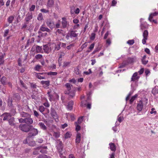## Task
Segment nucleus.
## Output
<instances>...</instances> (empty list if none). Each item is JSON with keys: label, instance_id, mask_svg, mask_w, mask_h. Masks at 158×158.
Instances as JSON below:
<instances>
[{"label": "nucleus", "instance_id": "64", "mask_svg": "<svg viewBox=\"0 0 158 158\" xmlns=\"http://www.w3.org/2000/svg\"><path fill=\"white\" fill-rule=\"evenodd\" d=\"M36 85L35 84H34L33 83H31V88H32L34 89L36 88Z\"/></svg>", "mask_w": 158, "mask_h": 158}, {"label": "nucleus", "instance_id": "8", "mask_svg": "<svg viewBox=\"0 0 158 158\" xmlns=\"http://www.w3.org/2000/svg\"><path fill=\"white\" fill-rule=\"evenodd\" d=\"M139 78V77L138 76V73L135 72L132 76L131 78V81H138Z\"/></svg>", "mask_w": 158, "mask_h": 158}, {"label": "nucleus", "instance_id": "51", "mask_svg": "<svg viewBox=\"0 0 158 158\" xmlns=\"http://www.w3.org/2000/svg\"><path fill=\"white\" fill-rule=\"evenodd\" d=\"M75 8L74 6L72 7L71 8V14H73L75 12Z\"/></svg>", "mask_w": 158, "mask_h": 158}, {"label": "nucleus", "instance_id": "38", "mask_svg": "<svg viewBox=\"0 0 158 158\" xmlns=\"http://www.w3.org/2000/svg\"><path fill=\"white\" fill-rule=\"evenodd\" d=\"M60 45L61 43L60 42L58 44L56 45H55V50H59L60 48Z\"/></svg>", "mask_w": 158, "mask_h": 158}, {"label": "nucleus", "instance_id": "24", "mask_svg": "<svg viewBox=\"0 0 158 158\" xmlns=\"http://www.w3.org/2000/svg\"><path fill=\"white\" fill-rule=\"evenodd\" d=\"M41 83L43 85H45L47 86H48L49 85L50 81H41Z\"/></svg>", "mask_w": 158, "mask_h": 158}, {"label": "nucleus", "instance_id": "6", "mask_svg": "<svg viewBox=\"0 0 158 158\" xmlns=\"http://www.w3.org/2000/svg\"><path fill=\"white\" fill-rule=\"evenodd\" d=\"M1 116L2 117H3V121H5L9 120V118L11 116V115L10 114V113H4Z\"/></svg>", "mask_w": 158, "mask_h": 158}, {"label": "nucleus", "instance_id": "48", "mask_svg": "<svg viewBox=\"0 0 158 158\" xmlns=\"http://www.w3.org/2000/svg\"><path fill=\"white\" fill-rule=\"evenodd\" d=\"M57 73L56 72H50L47 73V74L49 75L56 76L57 74Z\"/></svg>", "mask_w": 158, "mask_h": 158}, {"label": "nucleus", "instance_id": "44", "mask_svg": "<svg viewBox=\"0 0 158 158\" xmlns=\"http://www.w3.org/2000/svg\"><path fill=\"white\" fill-rule=\"evenodd\" d=\"M134 61V59L132 58H129L127 60V62L128 63H131Z\"/></svg>", "mask_w": 158, "mask_h": 158}, {"label": "nucleus", "instance_id": "61", "mask_svg": "<svg viewBox=\"0 0 158 158\" xmlns=\"http://www.w3.org/2000/svg\"><path fill=\"white\" fill-rule=\"evenodd\" d=\"M87 46V44L86 43H84L81 46V48L82 50L84 48L86 47Z\"/></svg>", "mask_w": 158, "mask_h": 158}, {"label": "nucleus", "instance_id": "27", "mask_svg": "<svg viewBox=\"0 0 158 158\" xmlns=\"http://www.w3.org/2000/svg\"><path fill=\"white\" fill-rule=\"evenodd\" d=\"M13 100L12 98L9 97L8 99V105L9 106H12V105Z\"/></svg>", "mask_w": 158, "mask_h": 158}, {"label": "nucleus", "instance_id": "5", "mask_svg": "<svg viewBox=\"0 0 158 158\" xmlns=\"http://www.w3.org/2000/svg\"><path fill=\"white\" fill-rule=\"evenodd\" d=\"M148 35V32L147 30H145L143 33V39L142 40V42L143 44H145L146 42V40L147 39Z\"/></svg>", "mask_w": 158, "mask_h": 158}, {"label": "nucleus", "instance_id": "7", "mask_svg": "<svg viewBox=\"0 0 158 158\" xmlns=\"http://www.w3.org/2000/svg\"><path fill=\"white\" fill-rule=\"evenodd\" d=\"M62 144V142L60 141L56 146L57 149L59 153H61L63 151V146Z\"/></svg>", "mask_w": 158, "mask_h": 158}, {"label": "nucleus", "instance_id": "36", "mask_svg": "<svg viewBox=\"0 0 158 158\" xmlns=\"http://www.w3.org/2000/svg\"><path fill=\"white\" fill-rule=\"evenodd\" d=\"M69 92V98H73V97L75 95V92L73 91H71V92Z\"/></svg>", "mask_w": 158, "mask_h": 158}, {"label": "nucleus", "instance_id": "19", "mask_svg": "<svg viewBox=\"0 0 158 158\" xmlns=\"http://www.w3.org/2000/svg\"><path fill=\"white\" fill-rule=\"evenodd\" d=\"M81 135L79 133H77L76 136V142L77 143H79L81 141Z\"/></svg>", "mask_w": 158, "mask_h": 158}, {"label": "nucleus", "instance_id": "37", "mask_svg": "<svg viewBox=\"0 0 158 158\" xmlns=\"http://www.w3.org/2000/svg\"><path fill=\"white\" fill-rule=\"evenodd\" d=\"M74 71L75 73L77 75L80 74L81 73V71L79 70V69L77 68H76L74 69Z\"/></svg>", "mask_w": 158, "mask_h": 158}, {"label": "nucleus", "instance_id": "3", "mask_svg": "<svg viewBox=\"0 0 158 158\" xmlns=\"http://www.w3.org/2000/svg\"><path fill=\"white\" fill-rule=\"evenodd\" d=\"M32 18V13L31 12H28L26 15L25 21L27 22V23H29Z\"/></svg>", "mask_w": 158, "mask_h": 158}, {"label": "nucleus", "instance_id": "55", "mask_svg": "<svg viewBox=\"0 0 158 158\" xmlns=\"http://www.w3.org/2000/svg\"><path fill=\"white\" fill-rule=\"evenodd\" d=\"M134 43V40H129L127 42V43L130 45H132Z\"/></svg>", "mask_w": 158, "mask_h": 158}, {"label": "nucleus", "instance_id": "23", "mask_svg": "<svg viewBox=\"0 0 158 158\" xmlns=\"http://www.w3.org/2000/svg\"><path fill=\"white\" fill-rule=\"evenodd\" d=\"M158 14V12H155L153 13H151L150 14L149 17V20L150 21H152V19L153 16H156Z\"/></svg>", "mask_w": 158, "mask_h": 158}, {"label": "nucleus", "instance_id": "1", "mask_svg": "<svg viewBox=\"0 0 158 158\" xmlns=\"http://www.w3.org/2000/svg\"><path fill=\"white\" fill-rule=\"evenodd\" d=\"M32 126L29 125L21 124L19 126V128L23 131L27 132L29 131Z\"/></svg>", "mask_w": 158, "mask_h": 158}, {"label": "nucleus", "instance_id": "12", "mask_svg": "<svg viewBox=\"0 0 158 158\" xmlns=\"http://www.w3.org/2000/svg\"><path fill=\"white\" fill-rule=\"evenodd\" d=\"M20 114L21 117L24 118L29 117H31L30 114L24 112H20Z\"/></svg>", "mask_w": 158, "mask_h": 158}, {"label": "nucleus", "instance_id": "45", "mask_svg": "<svg viewBox=\"0 0 158 158\" xmlns=\"http://www.w3.org/2000/svg\"><path fill=\"white\" fill-rule=\"evenodd\" d=\"M41 147H39L36 148L37 149L39 150V151L41 153H45L46 152V150H42L41 149Z\"/></svg>", "mask_w": 158, "mask_h": 158}, {"label": "nucleus", "instance_id": "57", "mask_svg": "<svg viewBox=\"0 0 158 158\" xmlns=\"http://www.w3.org/2000/svg\"><path fill=\"white\" fill-rule=\"evenodd\" d=\"M41 67V66L39 65H37L35 67V69L37 71H39Z\"/></svg>", "mask_w": 158, "mask_h": 158}, {"label": "nucleus", "instance_id": "62", "mask_svg": "<svg viewBox=\"0 0 158 158\" xmlns=\"http://www.w3.org/2000/svg\"><path fill=\"white\" fill-rule=\"evenodd\" d=\"M40 11L44 13H48L49 11L48 10H46L44 9H41L40 10Z\"/></svg>", "mask_w": 158, "mask_h": 158}, {"label": "nucleus", "instance_id": "53", "mask_svg": "<svg viewBox=\"0 0 158 158\" xmlns=\"http://www.w3.org/2000/svg\"><path fill=\"white\" fill-rule=\"evenodd\" d=\"M29 144L30 146H34L35 145V141H32L30 142L29 143Z\"/></svg>", "mask_w": 158, "mask_h": 158}, {"label": "nucleus", "instance_id": "14", "mask_svg": "<svg viewBox=\"0 0 158 158\" xmlns=\"http://www.w3.org/2000/svg\"><path fill=\"white\" fill-rule=\"evenodd\" d=\"M54 3L53 0H48L47 5V7L48 8L52 7L53 6Z\"/></svg>", "mask_w": 158, "mask_h": 158}, {"label": "nucleus", "instance_id": "34", "mask_svg": "<svg viewBox=\"0 0 158 158\" xmlns=\"http://www.w3.org/2000/svg\"><path fill=\"white\" fill-rule=\"evenodd\" d=\"M53 136L56 138H58L60 136V134L58 132H54L53 133Z\"/></svg>", "mask_w": 158, "mask_h": 158}, {"label": "nucleus", "instance_id": "22", "mask_svg": "<svg viewBox=\"0 0 158 158\" xmlns=\"http://www.w3.org/2000/svg\"><path fill=\"white\" fill-rule=\"evenodd\" d=\"M7 78L5 77H2L1 80L2 83L3 85H7Z\"/></svg>", "mask_w": 158, "mask_h": 158}, {"label": "nucleus", "instance_id": "43", "mask_svg": "<svg viewBox=\"0 0 158 158\" xmlns=\"http://www.w3.org/2000/svg\"><path fill=\"white\" fill-rule=\"evenodd\" d=\"M70 62H64L63 63V67H66L69 66L70 65Z\"/></svg>", "mask_w": 158, "mask_h": 158}, {"label": "nucleus", "instance_id": "11", "mask_svg": "<svg viewBox=\"0 0 158 158\" xmlns=\"http://www.w3.org/2000/svg\"><path fill=\"white\" fill-rule=\"evenodd\" d=\"M39 31H46L47 32H50V30L48 27H44L43 25H42L39 30Z\"/></svg>", "mask_w": 158, "mask_h": 158}, {"label": "nucleus", "instance_id": "25", "mask_svg": "<svg viewBox=\"0 0 158 158\" xmlns=\"http://www.w3.org/2000/svg\"><path fill=\"white\" fill-rule=\"evenodd\" d=\"M36 77L40 80L45 79L46 77L45 75H41L40 74H37Z\"/></svg>", "mask_w": 158, "mask_h": 158}, {"label": "nucleus", "instance_id": "2", "mask_svg": "<svg viewBox=\"0 0 158 158\" xmlns=\"http://www.w3.org/2000/svg\"><path fill=\"white\" fill-rule=\"evenodd\" d=\"M46 24L47 26L52 29L55 27V24L54 22L52 21L50 19H47Z\"/></svg>", "mask_w": 158, "mask_h": 158}, {"label": "nucleus", "instance_id": "16", "mask_svg": "<svg viewBox=\"0 0 158 158\" xmlns=\"http://www.w3.org/2000/svg\"><path fill=\"white\" fill-rule=\"evenodd\" d=\"M38 125L40 127V128L42 130L44 131H46L47 130V127L43 123L40 122L39 123Z\"/></svg>", "mask_w": 158, "mask_h": 158}, {"label": "nucleus", "instance_id": "30", "mask_svg": "<svg viewBox=\"0 0 158 158\" xmlns=\"http://www.w3.org/2000/svg\"><path fill=\"white\" fill-rule=\"evenodd\" d=\"M75 124L76 126V131H79L81 128L80 126L79 125V124H78L77 123V122L75 123Z\"/></svg>", "mask_w": 158, "mask_h": 158}, {"label": "nucleus", "instance_id": "26", "mask_svg": "<svg viewBox=\"0 0 158 158\" xmlns=\"http://www.w3.org/2000/svg\"><path fill=\"white\" fill-rule=\"evenodd\" d=\"M157 89L156 88H154L152 90V93L154 95H156L158 94Z\"/></svg>", "mask_w": 158, "mask_h": 158}, {"label": "nucleus", "instance_id": "33", "mask_svg": "<svg viewBox=\"0 0 158 158\" xmlns=\"http://www.w3.org/2000/svg\"><path fill=\"white\" fill-rule=\"evenodd\" d=\"M38 158H51L50 156L44 155H40L38 156Z\"/></svg>", "mask_w": 158, "mask_h": 158}, {"label": "nucleus", "instance_id": "15", "mask_svg": "<svg viewBox=\"0 0 158 158\" xmlns=\"http://www.w3.org/2000/svg\"><path fill=\"white\" fill-rule=\"evenodd\" d=\"M74 102L73 101H71L69 102L68 104L67 108L69 110H71L73 109Z\"/></svg>", "mask_w": 158, "mask_h": 158}, {"label": "nucleus", "instance_id": "35", "mask_svg": "<svg viewBox=\"0 0 158 158\" xmlns=\"http://www.w3.org/2000/svg\"><path fill=\"white\" fill-rule=\"evenodd\" d=\"M42 50V48L41 47L39 46H37L36 48V52L37 53L40 52H41Z\"/></svg>", "mask_w": 158, "mask_h": 158}, {"label": "nucleus", "instance_id": "4", "mask_svg": "<svg viewBox=\"0 0 158 158\" xmlns=\"http://www.w3.org/2000/svg\"><path fill=\"white\" fill-rule=\"evenodd\" d=\"M30 132L29 133V137H32L36 135L38 133V131L37 129L35 128H32L31 129Z\"/></svg>", "mask_w": 158, "mask_h": 158}, {"label": "nucleus", "instance_id": "56", "mask_svg": "<svg viewBox=\"0 0 158 158\" xmlns=\"http://www.w3.org/2000/svg\"><path fill=\"white\" fill-rule=\"evenodd\" d=\"M38 33L39 35L38 36V37L40 38L42 36H43L44 34L43 33H42L41 31H39L38 32Z\"/></svg>", "mask_w": 158, "mask_h": 158}, {"label": "nucleus", "instance_id": "41", "mask_svg": "<svg viewBox=\"0 0 158 158\" xmlns=\"http://www.w3.org/2000/svg\"><path fill=\"white\" fill-rule=\"evenodd\" d=\"M16 112V111L15 109L14 108H12V109H11L10 113V114H11V116L14 115L15 114Z\"/></svg>", "mask_w": 158, "mask_h": 158}, {"label": "nucleus", "instance_id": "17", "mask_svg": "<svg viewBox=\"0 0 158 158\" xmlns=\"http://www.w3.org/2000/svg\"><path fill=\"white\" fill-rule=\"evenodd\" d=\"M64 28H65L67 25V23L66 21V19L65 18H62V21L61 22Z\"/></svg>", "mask_w": 158, "mask_h": 158}, {"label": "nucleus", "instance_id": "21", "mask_svg": "<svg viewBox=\"0 0 158 158\" xmlns=\"http://www.w3.org/2000/svg\"><path fill=\"white\" fill-rule=\"evenodd\" d=\"M43 49L44 52L47 53L49 52L50 50L49 49L48 46L46 45H44L43 47Z\"/></svg>", "mask_w": 158, "mask_h": 158}, {"label": "nucleus", "instance_id": "18", "mask_svg": "<svg viewBox=\"0 0 158 158\" xmlns=\"http://www.w3.org/2000/svg\"><path fill=\"white\" fill-rule=\"evenodd\" d=\"M109 145L110 146V149L111 151L114 152L116 151V147L114 143H110Z\"/></svg>", "mask_w": 158, "mask_h": 158}, {"label": "nucleus", "instance_id": "40", "mask_svg": "<svg viewBox=\"0 0 158 158\" xmlns=\"http://www.w3.org/2000/svg\"><path fill=\"white\" fill-rule=\"evenodd\" d=\"M65 86L67 88V89L68 91H69L71 89V85L69 83H67L65 84Z\"/></svg>", "mask_w": 158, "mask_h": 158}, {"label": "nucleus", "instance_id": "60", "mask_svg": "<svg viewBox=\"0 0 158 158\" xmlns=\"http://www.w3.org/2000/svg\"><path fill=\"white\" fill-rule=\"evenodd\" d=\"M65 55V53L64 52H61L60 54V57L59 59V60L62 57V56H63Z\"/></svg>", "mask_w": 158, "mask_h": 158}, {"label": "nucleus", "instance_id": "28", "mask_svg": "<svg viewBox=\"0 0 158 158\" xmlns=\"http://www.w3.org/2000/svg\"><path fill=\"white\" fill-rule=\"evenodd\" d=\"M37 19L39 21H41L43 19V16L41 13H40L38 15Z\"/></svg>", "mask_w": 158, "mask_h": 158}, {"label": "nucleus", "instance_id": "9", "mask_svg": "<svg viewBox=\"0 0 158 158\" xmlns=\"http://www.w3.org/2000/svg\"><path fill=\"white\" fill-rule=\"evenodd\" d=\"M25 123L28 124H32L33 123V120L31 117L25 118Z\"/></svg>", "mask_w": 158, "mask_h": 158}, {"label": "nucleus", "instance_id": "58", "mask_svg": "<svg viewBox=\"0 0 158 158\" xmlns=\"http://www.w3.org/2000/svg\"><path fill=\"white\" fill-rule=\"evenodd\" d=\"M95 34L94 33H92L90 37V39L92 40H93L95 38Z\"/></svg>", "mask_w": 158, "mask_h": 158}, {"label": "nucleus", "instance_id": "46", "mask_svg": "<svg viewBox=\"0 0 158 158\" xmlns=\"http://www.w3.org/2000/svg\"><path fill=\"white\" fill-rule=\"evenodd\" d=\"M19 82L20 84L25 89H27V87L26 86L22 80H20Z\"/></svg>", "mask_w": 158, "mask_h": 158}, {"label": "nucleus", "instance_id": "52", "mask_svg": "<svg viewBox=\"0 0 158 158\" xmlns=\"http://www.w3.org/2000/svg\"><path fill=\"white\" fill-rule=\"evenodd\" d=\"M115 124H116L115 126V127H113L112 128V129L114 132H116L117 131V130L116 127V126L119 125V123H118V122H116Z\"/></svg>", "mask_w": 158, "mask_h": 158}, {"label": "nucleus", "instance_id": "49", "mask_svg": "<svg viewBox=\"0 0 158 158\" xmlns=\"http://www.w3.org/2000/svg\"><path fill=\"white\" fill-rule=\"evenodd\" d=\"M71 135L70 132H67L66 133L65 135V139H67L69 138H70L71 137Z\"/></svg>", "mask_w": 158, "mask_h": 158}, {"label": "nucleus", "instance_id": "32", "mask_svg": "<svg viewBox=\"0 0 158 158\" xmlns=\"http://www.w3.org/2000/svg\"><path fill=\"white\" fill-rule=\"evenodd\" d=\"M70 35L71 36L73 37H76L77 36V34L75 33L74 31H72L70 33Z\"/></svg>", "mask_w": 158, "mask_h": 158}, {"label": "nucleus", "instance_id": "63", "mask_svg": "<svg viewBox=\"0 0 158 158\" xmlns=\"http://www.w3.org/2000/svg\"><path fill=\"white\" fill-rule=\"evenodd\" d=\"M28 23H27L26 22H25L24 24L23 25L22 28L23 29L26 28L27 26V25Z\"/></svg>", "mask_w": 158, "mask_h": 158}, {"label": "nucleus", "instance_id": "20", "mask_svg": "<svg viewBox=\"0 0 158 158\" xmlns=\"http://www.w3.org/2000/svg\"><path fill=\"white\" fill-rule=\"evenodd\" d=\"M14 122H15V120H14V117L10 118L8 120V122H9V124L11 126H14V125L15 124Z\"/></svg>", "mask_w": 158, "mask_h": 158}, {"label": "nucleus", "instance_id": "47", "mask_svg": "<svg viewBox=\"0 0 158 158\" xmlns=\"http://www.w3.org/2000/svg\"><path fill=\"white\" fill-rule=\"evenodd\" d=\"M83 117L82 116L79 117L78 118L77 120V123L78 124H80L83 121Z\"/></svg>", "mask_w": 158, "mask_h": 158}, {"label": "nucleus", "instance_id": "50", "mask_svg": "<svg viewBox=\"0 0 158 158\" xmlns=\"http://www.w3.org/2000/svg\"><path fill=\"white\" fill-rule=\"evenodd\" d=\"M43 57L42 55L38 54L35 55V57L37 59H40Z\"/></svg>", "mask_w": 158, "mask_h": 158}, {"label": "nucleus", "instance_id": "31", "mask_svg": "<svg viewBox=\"0 0 158 158\" xmlns=\"http://www.w3.org/2000/svg\"><path fill=\"white\" fill-rule=\"evenodd\" d=\"M14 19V16H10L8 18V21L9 23H12Z\"/></svg>", "mask_w": 158, "mask_h": 158}, {"label": "nucleus", "instance_id": "59", "mask_svg": "<svg viewBox=\"0 0 158 158\" xmlns=\"http://www.w3.org/2000/svg\"><path fill=\"white\" fill-rule=\"evenodd\" d=\"M74 46V45L73 44H71L67 46L66 47L69 50L71 49V48L73 47Z\"/></svg>", "mask_w": 158, "mask_h": 158}, {"label": "nucleus", "instance_id": "39", "mask_svg": "<svg viewBox=\"0 0 158 158\" xmlns=\"http://www.w3.org/2000/svg\"><path fill=\"white\" fill-rule=\"evenodd\" d=\"M137 95H135L134 96H132L130 100V103H132L134 101L135 99L137 97Z\"/></svg>", "mask_w": 158, "mask_h": 158}, {"label": "nucleus", "instance_id": "54", "mask_svg": "<svg viewBox=\"0 0 158 158\" xmlns=\"http://www.w3.org/2000/svg\"><path fill=\"white\" fill-rule=\"evenodd\" d=\"M35 8V6L34 5H32L29 9L30 11H34Z\"/></svg>", "mask_w": 158, "mask_h": 158}, {"label": "nucleus", "instance_id": "29", "mask_svg": "<svg viewBox=\"0 0 158 158\" xmlns=\"http://www.w3.org/2000/svg\"><path fill=\"white\" fill-rule=\"evenodd\" d=\"M13 97L18 100L20 99L19 94L18 93L15 94L13 95Z\"/></svg>", "mask_w": 158, "mask_h": 158}, {"label": "nucleus", "instance_id": "10", "mask_svg": "<svg viewBox=\"0 0 158 158\" xmlns=\"http://www.w3.org/2000/svg\"><path fill=\"white\" fill-rule=\"evenodd\" d=\"M50 114L52 117L53 118H56L57 117V115L55 110L52 107L51 109Z\"/></svg>", "mask_w": 158, "mask_h": 158}, {"label": "nucleus", "instance_id": "42", "mask_svg": "<svg viewBox=\"0 0 158 158\" xmlns=\"http://www.w3.org/2000/svg\"><path fill=\"white\" fill-rule=\"evenodd\" d=\"M45 108L43 106H40L39 107V110L42 113L45 110Z\"/></svg>", "mask_w": 158, "mask_h": 158}, {"label": "nucleus", "instance_id": "13", "mask_svg": "<svg viewBox=\"0 0 158 158\" xmlns=\"http://www.w3.org/2000/svg\"><path fill=\"white\" fill-rule=\"evenodd\" d=\"M143 106V104L142 102L140 101L137 105V109L139 111L142 110Z\"/></svg>", "mask_w": 158, "mask_h": 158}]
</instances>
